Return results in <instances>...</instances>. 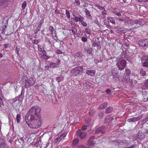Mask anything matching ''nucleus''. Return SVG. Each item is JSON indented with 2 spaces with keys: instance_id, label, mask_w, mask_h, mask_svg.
<instances>
[{
  "instance_id": "f257e3e1",
  "label": "nucleus",
  "mask_w": 148,
  "mask_h": 148,
  "mask_svg": "<svg viewBox=\"0 0 148 148\" xmlns=\"http://www.w3.org/2000/svg\"><path fill=\"white\" fill-rule=\"evenodd\" d=\"M40 110V108L36 106H34L30 109L26 116V122H28L30 120L40 118V116L39 114Z\"/></svg>"
},
{
  "instance_id": "f03ea898",
  "label": "nucleus",
  "mask_w": 148,
  "mask_h": 148,
  "mask_svg": "<svg viewBox=\"0 0 148 148\" xmlns=\"http://www.w3.org/2000/svg\"><path fill=\"white\" fill-rule=\"evenodd\" d=\"M26 123L29 127L32 128H38L41 125V121L40 120V118L30 120L28 122H26Z\"/></svg>"
},
{
  "instance_id": "7ed1b4c3",
  "label": "nucleus",
  "mask_w": 148,
  "mask_h": 148,
  "mask_svg": "<svg viewBox=\"0 0 148 148\" xmlns=\"http://www.w3.org/2000/svg\"><path fill=\"white\" fill-rule=\"evenodd\" d=\"M25 79V87L27 88L29 86L33 85L36 81L35 79L34 78H30L28 79L26 77H24L23 79Z\"/></svg>"
},
{
  "instance_id": "20e7f679",
  "label": "nucleus",
  "mask_w": 148,
  "mask_h": 148,
  "mask_svg": "<svg viewBox=\"0 0 148 148\" xmlns=\"http://www.w3.org/2000/svg\"><path fill=\"white\" fill-rule=\"evenodd\" d=\"M116 64L119 70L122 71L126 66V61L125 60H122L120 62H118Z\"/></svg>"
},
{
  "instance_id": "39448f33",
  "label": "nucleus",
  "mask_w": 148,
  "mask_h": 148,
  "mask_svg": "<svg viewBox=\"0 0 148 148\" xmlns=\"http://www.w3.org/2000/svg\"><path fill=\"white\" fill-rule=\"evenodd\" d=\"M86 133L85 132L80 130H78L76 131V136L79 137L82 140L84 139L86 137Z\"/></svg>"
},
{
  "instance_id": "423d86ee",
  "label": "nucleus",
  "mask_w": 148,
  "mask_h": 148,
  "mask_svg": "<svg viewBox=\"0 0 148 148\" xmlns=\"http://www.w3.org/2000/svg\"><path fill=\"white\" fill-rule=\"evenodd\" d=\"M138 42L139 45L143 47H148V38L140 40Z\"/></svg>"
},
{
  "instance_id": "0eeeda50",
  "label": "nucleus",
  "mask_w": 148,
  "mask_h": 148,
  "mask_svg": "<svg viewBox=\"0 0 148 148\" xmlns=\"http://www.w3.org/2000/svg\"><path fill=\"white\" fill-rule=\"evenodd\" d=\"M83 71V66H77L73 70V72L74 73L75 75H77L80 73L82 72Z\"/></svg>"
},
{
  "instance_id": "6e6552de",
  "label": "nucleus",
  "mask_w": 148,
  "mask_h": 148,
  "mask_svg": "<svg viewBox=\"0 0 148 148\" xmlns=\"http://www.w3.org/2000/svg\"><path fill=\"white\" fill-rule=\"evenodd\" d=\"M7 105V103L4 102L3 99L0 97V109L3 110L8 108V107Z\"/></svg>"
},
{
  "instance_id": "1a4fd4ad",
  "label": "nucleus",
  "mask_w": 148,
  "mask_h": 148,
  "mask_svg": "<svg viewBox=\"0 0 148 148\" xmlns=\"http://www.w3.org/2000/svg\"><path fill=\"white\" fill-rule=\"evenodd\" d=\"M8 0H0V7L4 9L7 6Z\"/></svg>"
},
{
  "instance_id": "9d476101",
  "label": "nucleus",
  "mask_w": 148,
  "mask_h": 148,
  "mask_svg": "<svg viewBox=\"0 0 148 148\" xmlns=\"http://www.w3.org/2000/svg\"><path fill=\"white\" fill-rule=\"evenodd\" d=\"M66 135V133H64L58 136L57 138L55 139V143H56L60 141L62 139H63L64 137H65Z\"/></svg>"
},
{
  "instance_id": "9b49d317",
  "label": "nucleus",
  "mask_w": 148,
  "mask_h": 148,
  "mask_svg": "<svg viewBox=\"0 0 148 148\" xmlns=\"http://www.w3.org/2000/svg\"><path fill=\"white\" fill-rule=\"evenodd\" d=\"M143 116L141 115L136 117H134L132 118L128 119L127 121L129 122H135L139 120L142 118Z\"/></svg>"
},
{
  "instance_id": "f8f14e48",
  "label": "nucleus",
  "mask_w": 148,
  "mask_h": 148,
  "mask_svg": "<svg viewBox=\"0 0 148 148\" xmlns=\"http://www.w3.org/2000/svg\"><path fill=\"white\" fill-rule=\"evenodd\" d=\"M105 127L104 126H101L97 128L95 131V133L96 134L101 133L103 134V130L105 129Z\"/></svg>"
},
{
  "instance_id": "ddd939ff",
  "label": "nucleus",
  "mask_w": 148,
  "mask_h": 148,
  "mask_svg": "<svg viewBox=\"0 0 148 148\" xmlns=\"http://www.w3.org/2000/svg\"><path fill=\"white\" fill-rule=\"evenodd\" d=\"M95 139L94 136H92L90 138L88 141V144L90 146H92L94 145L95 142L94 141V140Z\"/></svg>"
},
{
  "instance_id": "4468645a",
  "label": "nucleus",
  "mask_w": 148,
  "mask_h": 148,
  "mask_svg": "<svg viewBox=\"0 0 148 148\" xmlns=\"http://www.w3.org/2000/svg\"><path fill=\"white\" fill-rule=\"evenodd\" d=\"M24 90L22 89L21 92V93L20 95L17 97L18 98V101L19 102H21L23 99V98L24 97Z\"/></svg>"
},
{
  "instance_id": "2eb2a0df",
  "label": "nucleus",
  "mask_w": 148,
  "mask_h": 148,
  "mask_svg": "<svg viewBox=\"0 0 148 148\" xmlns=\"http://www.w3.org/2000/svg\"><path fill=\"white\" fill-rule=\"evenodd\" d=\"M96 73L95 70H87L86 71V73L90 76H94Z\"/></svg>"
},
{
  "instance_id": "dca6fc26",
  "label": "nucleus",
  "mask_w": 148,
  "mask_h": 148,
  "mask_svg": "<svg viewBox=\"0 0 148 148\" xmlns=\"http://www.w3.org/2000/svg\"><path fill=\"white\" fill-rule=\"evenodd\" d=\"M108 103L107 102H105L100 105L98 107V110H101L106 108L108 106Z\"/></svg>"
},
{
  "instance_id": "f3484780",
  "label": "nucleus",
  "mask_w": 148,
  "mask_h": 148,
  "mask_svg": "<svg viewBox=\"0 0 148 148\" xmlns=\"http://www.w3.org/2000/svg\"><path fill=\"white\" fill-rule=\"evenodd\" d=\"M0 147L1 148H8V146L2 140H0Z\"/></svg>"
},
{
  "instance_id": "a211bd4d",
  "label": "nucleus",
  "mask_w": 148,
  "mask_h": 148,
  "mask_svg": "<svg viewBox=\"0 0 148 148\" xmlns=\"http://www.w3.org/2000/svg\"><path fill=\"white\" fill-rule=\"evenodd\" d=\"M114 29L115 31L117 33H118L119 32H122L124 30L123 27H121L119 26L115 27Z\"/></svg>"
},
{
  "instance_id": "6ab92c4d",
  "label": "nucleus",
  "mask_w": 148,
  "mask_h": 148,
  "mask_svg": "<svg viewBox=\"0 0 148 148\" xmlns=\"http://www.w3.org/2000/svg\"><path fill=\"white\" fill-rule=\"evenodd\" d=\"M12 104L13 106H15L16 103H18L19 102L18 101V98L16 97L15 98L11 100Z\"/></svg>"
},
{
  "instance_id": "aec40b11",
  "label": "nucleus",
  "mask_w": 148,
  "mask_h": 148,
  "mask_svg": "<svg viewBox=\"0 0 148 148\" xmlns=\"http://www.w3.org/2000/svg\"><path fill=\"white\" fill-rule=\"evenodd\" d=\"M113 110V108L111 107L107 108L105 111V112L106 114H108L111 112Z\"/></svg>"
},
{
  "instance_id": "412c9836",
  "label": "nucleus",
  "mask_w": 148,
  "mask_h": 148,
  "mask_svg": "<svg viewBox=\"0 0 148 148\" xmlns=\"http://www.w3.org/2000/svg\"><path fill=\"white\" fill-rule=\"evenodd\" d=\"M141 61L142 62L148 61V56H143L141 59Z\"/></svg>"
},
{
  "instance_id": "4be33fe9",
  "label": "nucleus",
  "mask_w": 148,
  "mask_h": 148,
  "mask_svg": "<svg viewBox=\"0 0 148 148\" xmlns=\"http://www.w3.org/2000/svg\"><path fill=\"white\" fill-rule=\"evenodd\" d=\"M137 137L138 138L142 139L145 138V135L144 134L142 133H138Z\"/></svg>"
},
{
  "instance_id": "5701e85b",
  "label": "nucleus",
  "mask_w": 148,
  "mask_h": 148,
  "mask_svg": "<svg viewBox=\"0 0 148 148\" xmlns=\"http://www.w3.org/2000/svg\"><path fill=\"white\" fill-rule=\"evenodd\" d=\"M113 118H112L109 116L107 117L105 119L104 122L106 123H110L112 120H113Z\"/></svg>"
},
{
  "instance_id": "b1692460",
  "label": "nucleus",
  "mask_w": 148,
  "mask_h": 148,
  "mask_svg": "<svg viewBox=\"0 0 148 148\" xmlns=\"http://www.w3.org/2000/svg\"><path fill=\"white\" fill-rule=\"evenodd\" d=\"M119 69H118L116 67H115L113 68L112 70V73L114 74H117L119 73Z\"/></svg>"
},
{
  "instance_id": "393cba45",
  "label": "nucleus",
  "mask_w": 148,
  "mask_h": 148,
  "mask_svg": "<svg viewBox=\"0 0 148 148\" xmlns=\"http://www.w3.org/2000/svg\"><path fill=\"white\" fill-rule=\"evenodd\" d=\"M75 57V58H77L78 59H82V56L81 55V53L78 52L75 53L74 55Z\"/></svg>"
},
{
  "instance_id": "a878e982",
  "label": "nucleus",
  "mask_w": 148,
  "mask_h": 148,
  "mask_svg": "<svg viewBox=\"0 0 148 148\" xmlns=\"http://www.w3.org/2000/svg\"><path fill=\"white\" fill-rule=\"evenodd\" d=\"M64 77L62 76L57 77L56 79V80L58 82V83L61 82L63 80Z\"/></svg>"
},
{
  "instance_id": "bb28decb",
  "label": "nucleus",
  "mask_w": 148,
  "mask_h": 148,
  "mask_svg": "<svg viewBox=\"0 0 148 148\" xmlns=\"http://www.w3.org/2000/svg\"><path fill=\"white\" fill-rule=\"evenodd\" d=\"M119 143L122 146L125 145V146H127L128 145L127 143L125 140H121L120 141Z\"/></svg>"
},
{
  "instance_id": "cd10ccee",
  "label": "nucleus",
  "mask_w": 148,
  "mask_h": 148,
  "mask_svg": "<svg viewBox=\"0 0 148 148\" xmlns=\"http://www.w3.org/2000/svg\"><path fill=\"white\" fill-rule=\"evenodd\" d=\"M85 12L86 15L88 16L90 19H91L92 18V16L90 14V11L87 9H86L85 10Z\"/></svg>"
},
{
  "instance_id": "c85d7f7f",
  "label": "nucleus",
  "mask_w": 148,
  "mask_h": 148,
  "mask_svg": "<svg viewBox=\"0 0 148 148\" xmlns=\"http://www.w3.org/2000/svg\"><path fill=\"white\" fill-rule=\"evenodd\" d=\"M71 31L74 34H77V29L74 27H71Z\"/></svg>"
},
{
  "instance_id": "c756f323",
  "label": "nucleus",
  "mask_w": 148,
  "mask_h": 148,
  "mask_svg": "<svg viewBox=\"0 0 148 148\" xmlns=\"http://www.w3.org/2000/svg\"><path fill=\"white\" fill-rule=\"evenodd\" d=\"M79 141V140L78 138H76L74 139L73 141V145L74 146L77 145Z\"/></svg>"
},
{
  "instance_id": "7c9ffc66",
  "label": "nucleus",
  "mask_w": 148,
  "mask_h": 148,
  "mask_svg": "<svg viewBox=\"0 0 148 148\" xmlns=\"http://www.w3.org/2000/svg\"><path fill=\"white\" fill-rule=\"evenodd\" d=\"M125 74L127 75L130 76V75L131 71L130 70L126 68L125 69Z\"/></svg>"
},
{
  "instance_id": "2f4dec72",
  "label": "nucleus",
  "mask_w": 148,
  "mask_h": 148,
  "mask_svg": "<svg viewBox=\"0 0 148 148\" xmlns=\"http://www.w3.org/2000/svg\"><path fill=\"white\" fill-rule=\"evenodd\" d=\"M100 45V43L99 42L94 41L93 42V46L95 47H98Z\"/></svg>"
},
{
  "instance_id": "473e14b6",
  "label": "nucleus",
  "mask_w": 148,
  "mask_h": 148,
  "mask_svg": "<svg viewBox=\"0 0 148 148\" xmlns=\"http://www.w3.org/2000/svg\"><path fill=\"white\" fill-rule=\"evenodd\" d=\"M82 17L81 16V18H80V17H77V16H75L74 17V19H75V21L77 22H79V21H80V22H81V21H82Z\"/></svg>"
},
{
  "instance_id": "72a5a7b5",
  "label": "nucleus",
  "mask_w": 148,
  "mask_h": 148,
  "mask_svg": "<svg viewBox=\"0 0 148 148\" xmlns=\"http://www.w3.org/2000/svg\"><path fill=\"white\" fill-rule=\"evenodd\" d=\"M84 18L83 17H82V20L81 21V24L84 26V27H86L87 25V24L86 23L83 21V20L84 19Z\"/></svg>"
},
{
  "instance_id": "f704fd0d",
  "label": "nucleus",
  "mask_w": 148,
  "mask_h": 148,
  "mask_svg": "<svg viewBox=\"0 0 148 148\" xmlns=\"http://www.w3.org/2000/svg\"><path fill=\"white\" fill-rule=\"evenodd\" d=\"M107 19L109 20L110 22L112 23L113 24H115V23L114 19L113 18L111 17H107Z\"/></svg>"
},
{
  "instance_id": "c9c22d12",
  "label": "nucleus",
  "mask_w": 148,
  "mask_h": 148,
  "mask_svg": "<svg viewBox=\"0 0 148 148\" xmlns=\"http://www.w3.org/2000/svg\"><path fill=\"white\" fill-rule=\"evenodd\" d=\"M21 116L19 114H17L16 115V120L17 122L19 123L20 121Z\"/></svg>"
},
{
  "instance_id": "e433bc0d",
  "label": "nucleus",
  "mask_w": 148,
  "mask_h": 148,
  "mask_svg": "<svg viewBox=\"0 0 148 148\" xmlns=\"http://www.w3.org/2000/svg\"><path fill=\"white\" fill-rule=\"evenodd\" d=\"M140 73L143 76H145L146 74V73L145 71L143 70V69H141L140 71Z\"/></svg>"
},
{
  "instance_id": "4c0bfd02",
  "label": "nucleus",
  "mask_w": 148,
  "mask_h": 148,
  "mask_svg": "<svg viewBox=\"0 0 148 148\" xmlns=\"http://www.w3.org/2000/svg\"><path fill=\"white\" fill-rule=\"evenodd\" d=\"M91 31V30L88 28L87 27L85 29V32L87 34H90Z\"/></svg>"
},
{
  "instance_id": "58836bf2",
  "label": "nucleus",
  "mask_w": 148,
  "mask_h": 148,
  "mask_svg": "<svg viewBox=\"0 0 148 148\" xmlns=\"http://www.w3.org/2000/svg\"><path fill=\"white\" fill-rule=\"evenodd\" d=\"M66 14L67 17L69 18H70V13L69 10H66Z\"/></svg>"
},
{
  "instance_id": "ea45409f",
  "label": "nucleus",
  "mask_w": 148,
  "mask_h": 148,
  "mask_svg": "<svg viewBox=\"0 0 148 148\" xmlns=\"http://www.w3.org/2000/svg\"><path fill=\"white\" fill-rule=\"evenodd\" d=\"M103 112H99L98 114L99 119H101L103 116Z\"/></svg>"
},
{
  "instance_id": "a19ab883",
  "label": "nucleus",
  "mask_w": 148,
  "mask_h": 148,
  "mask_svg": "<svg viewBox=\"0 0 148 148\" xmlns=\"http://www.w3.org/2000/svg\"><path fill=\"white\" fill-rule=\"evenodd\" d=\"M95 113V110H92L89 112V115L90 116H92Z\"/></svg>"
},
{
  "instance_id": "79ce46f5",
  "label": "nucleus",
  "mask_w": 148,
  "mask_h": 148,
  "mask_svg": "<svg viewBox=\"0 0 148 148\" xmlns=\"http://www.w3.org/2000/svg\"><path fill=\"white\" fill-rule=\"evenodd\" d=\"M49 144V143H48L44 144H42L41 146V148H46L48 147Z\"/></svg>"
},
{
  "instance_id": "37998d69",
  "label": "nucleus",
  "mask_w": 148,
  "mask_h": 148,
  "mask_svg": "<svg viewBox=\"0 0 148 148\" xmlns=\"http://www.w3.org/2000/svg\"><path fill=\"white\" fill-rule=\"evenodd\" d=\"M143 64L142 65L144 67H148V62H142Z\"/></svg>"
},
{
  "instance_id": "c03bdc74",
  "label": "nucleus",
  "mask_w": 148,
  "mask_h": 148,
  "mask_svg": "<svg viewBox=\"0 0 148 148\" xmlns=\"http://www.w3.org/2000/svg\"><path fill=\"white\" fill-rule=\"evenodd\" d=\"M27 5V3L25 1H24L22 4V8L23 9H24Z\"/></svg>"
},
{
  "instance_id": "a18cd8bd",
  "label": "nucleus",
  "mask_w": 148,
  "mask_h": 148,
  "mask_svg": "<svg viewBox=\"0 0 148 148\" xmlns=\"http://www.w3.org/2000/svg\"><path fill=\"white\" fill-rule=\"evenodd\" d=\"M50 65L51 66L53 67H56L58 66V64H57L54 62L51 63Z\"/></svg>"
},
{
  "instance_id": "49530a36",
  "label": "nucleus",
  "mask_w": 148,
  "mask_h": 148,
  "mask_svg": "<svg viewBox=\"0 0 148 148\" xmlns=\"http://www.w3.org/2000/svg\"><path fill=\"white\" fill-rule=\"evenodd\" d=\"M75 3L77 6H79L80 4V2L79 0H75Z\"/></svg>"
},
{
  "instance_id": "de8ad7c7",
  "label": "nucleus",
  "mask_w": 148,
  "mask_h": 148,
  "mask_svg": "<svg viewBox=\"0 0 148 148\" xmlns=\"http://www.w3.org/2000/svg\"><path fill=\"white\" fill-rule=\"evenodd\" d=\"M144 86L145 88L148 87V79L145 81Z\"/></svg>"
},
{
  "instance_id": "09e8293b",
  "label": "nucleus",
  "mask_w": 148,
  "mask_h": 148,
  "mask_svg": "<svg viewBox=\"0 0 148 148\" xmlns=\"http://www.w3.org/2000/svg\"><path fill=\"white\" fill-rule=\"evenodd\" d=\"M56 53L58 54H62L63 52L60 50L59 49H58L56 51Z\"/></svg>"
},
{
  "instance_id": "8fccbe9b",
  "label": "nucleus",
  "mask_w": 148,
  "mask_h": 148,
  "mask_svg": "<svg viewBox=\"0 0 148 148\" xmlns=\"http://www.w3.org/2000/svg\"><path fill=\"white\" fill-rule=\"evenodd\" d=\"M81 40L83 42H85L87 41V39L85 37H82L81 38Z\"/></svg>"
},
{
  "instance_id": "3c124183",
  "label": "nucleus",
  "mask_w": 148,
  "mask_h": 148,
  "mask_svg": "<svg viewBox=\"0 0 148 148\" xmlns=\"http://www.w3.org/2000/svg\"><path fill=\"white\" fill-rule=\"evenodd\" d=\"M91 119L90 118L86 119L85 120V123L86 124H88L91 121Z\"/></svg>"
},
{
  "instance_id": "603ef678",
  "label": "nucleus",
  "mask_w": 148,
  "mask_h": 148,
  "mask_svg": "<svg viewBox=\"0 0 148 148\" xmlns=\"http://www.w3.org/2000/svg\"><path fill=\"white\" fill-rule=\"evenodd\" d=\"M49 30L51 32L53 33L54 31V28L52 26H50L49 28Z\"/></svg>"
},
{
  "instance_id": "864d4df0",
  "label": "nucleus",
  "mask_w": 148,
  "mask_h": 148,
  "mask_svg": "<svg viewBox=\"0 0 148 148\" xmlns=\"http://www.w3.org/2000/svg\"><path fill=\"white\" fill-rule=\"evenodd\" d=\"M97 8H98L100 10H105L104 8L103 7L100 5H97Z\"/></svg>"
},
{
  "instance_id": "5fc2aeb1",
  "label": "nucleus",
  "mask_w": 148,
  "mask_h": 148,
  "mask_svg": "<svg viewBox=\"0 0 148 148\" xmlns=\"http://www.w3.org/2000/svg\"><path fill=\"white\" fill-rule=\"evenodd\" d=\"M51 34L52 36V38L53 39H54L55 40H56L58 39V38L56 36V35L55 36L53 35V33H51ZM55 35H56V33H55Z\"/></svg>"
},
{
  "instance_id": "6e6d98bb",
  "label": "nucleus",
  "mask_w": 148,
  "mask_h": 148,
  "mask_svg": "<svg viewBox=\"0 0 148 148\" xmlns=\"http://www.w3.org/2000/svg\"><path fill=\"white\" fill-rule=\"evenodd\" d=\"M6 27H7L6 25H4L2 29L1 30V31H2V33H5V28H6Z\"/></svg>"
},
{
  "instance_id": "4d7b16f0",
  "label": "nucleus",
  "mask_w": 148,
  "mask_h": 148,
  "mask_svg": "<svg viewBox=\"0 0 148 148\" xmlns=\"http://www.w3.org/2000/svg\"><path fill=\"white\" fill-rule=\"evenodd\" d=\"M38 42H39L37 40H34L32 41V43L34 44H37Z\"/></svg>"
},
{
  "instance_id": "13d9d810",
  "label": "nucleus",
  "mask_w": 148,
  "mask_h": 148,
  "mask_svg": "<svg viewBox=\"0 0 148 148\" xmlns=\"http://www.w3.org/2000/svg\"><path fill=\"white\" fill-rule=\"evenodd\" d=\"M87 128V126L86 125H84L81 128L82 130L83 131H84Z\"/></svg>"
},
{
  "instance_id": "bf43d9fd",
  "label": "nucleus",
  "mask_w": 148,
  "mask_h": 148,
  "mask_svg": "<svg viewBox=\"0 0 148 148\" xmlns=\"http://www.w3.org/2000/svg\"><path fill=\"white\" fill-rule=\"evenodd\" d=\"M87 52L89 54H92V51L91 49H89L87 50Z\"/></svg>"
},
{
  "instance_id": "052dcab7",
  "label": "nucleus",
  "mask_w": 148,
  "mask_h": 148,
  "mask_svg": "<svg viewBox=\"0 0 148 148\" xmlns=\"http://www.w3.org/2000/svg\"><path fill=\"white\" fill-rule=\"evenodd\" d=\"M136 147V145L135 144V145H131L130 147H124V148H134V147Z\"/></svg>"
},
{
  "instance_id": "680f3d73",
  "label": "nucleus",
  "mask_w": 148,
  "mask_h": 148,
  "mask_svg": "<svg viewBox=\"0 0 148 148\" xmlns=\"http://www.w3.org/2000/svg\"><path fill=\"white\" fill-rule=\"evenodd\" d=\"M111 90L110 89H108L106 91V92L108 94H110Z\"/></svg>"
},
{
  "instance_id": "e2e57ef3",
  "label": "nucleus",
  "mask_w": 148,
  "mask_h": 148,
  "mask_svg": "<svg viewBox=\"0 0 148 148\" xmlns=\"http://www.w3.org/2000/svg\"><path fill=\"white\" fill-rule=\"evenodd\" d=\"M46 41L49 44H51V42L50 39L49 38H46Z\"/></svg>"
},
{
  "instance_id": "0e129e2a",
  "label": "nucleus",
  "mask_w": 148,
  "mask_h": 148,
  "mask_svg": "<svg viewBox=\"0 0 148 148\" xmlns=\"http://www.w3.org/2000/svg\"><path fill=\"white\" fill-rule=\"evenodd\" d=\"M138 22L137 21H133L132 22H131V25H133L134 24H138Z\"/></svg>"
},
{
  "instance_id": "69168bd1",
  "label": "nucleus",
  "mask_w": 148,
  "mask_h": 148,
  "mask_svg": "<svg viewBox=\"0 0 148 148\" xmlns=\"http://www.w3.org/2000/svg\"><path fill=\"white\" fill-rule=\"evenodd\" d=\"M42 23L40 22V24H39V25H38V31H40V28L41 27Z\"/></svg>"
},
{
  "instance_id": "338daca9",
  "label": "nucleus",
  "mask_w": 148,
  "mask_h": 148,
  "mask_svg": "<svg viewBox=\"0 0 148 148\" xmlns=\"http://www.w3.org/2000/svg\"><path fill=\"white\" fill-rule=\"evenodd\" d=\"M43 57L45 59H47L50 58V57L46 55V56H43Z\"/></svg>"
},
{
  "instance_id": "774afa93",
  "label": "nucleus",
  "mask_w": 148,
  "mask_h": 148,
  "mask_svg": "<svg viewBox=\"0 0 148 148\" xmlns=\"http://www.w3.org/2000/svg\"><path fill=\"white\" fill-rule=\"evenodd\" d=\"M42 53L43 54V56H46V52L45 51L43 50Z\"/></svg>"
}]
</instances>
